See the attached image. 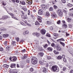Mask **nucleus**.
Returning a JSON list of instances; mask_svg holds the SVG:
<instances>
[{
	"label": "nucleus",
	"instance_id": "nucleus-35",
	"mask_svg": "<svg viewBox=\"0 0 73 73\" xmlns=\"http://www.w3.org/2000/svg\"><path fill=\"white\" fill-rule=\"evenodd\" d=\"M60 44H61L63 46H65V43H63L61 42H60Z\"/></svg>",
	"mask_w": 73,
	"mask_h": 73
},
{
	"label": "nucleus",
	"instance_id": "nucleus-11",
	"mask_svg": "<svg viewBox=\"0 0 73 73\" xmlns=\"http://www.w3.org/2000/svg\"><path fill=\"white\" fill-rule=\"evenodd\" d=\"M48 70H47V69H46L45 67L43 68V70H42L43 73H46V72H48Z\"/></svg>",
	"mask_w": 73,
	"mask_h": 73
},
{
	"label": "nucleus",
	"instance_id": "nucleus-29",
	"mask_svg": "<svg viewBox=\"0 0 73 73\" xmlns=\"http://www.w3.org/2000/svg\"><path fill=\"white\" fill-rule=\"evenodd\" d=\"M54 52L55 54H59V52L56 51V50H54Z\"/></svg>",
	"mask_w": 73,
	"mask_h": 73
},
{
	"label": "nucleus",
	"instance_id": "nucleus-4",
	"mask_svg": "<svg viewBox=\"0 0 73 73\" xmlns=\"http://www.w3.org/2000/svg\"><path fill=\"white\" fill-rule=\"evenodd\" d=\"M56 47L57 50L58 51H60L61 50V48L60 47V46L58 44L56 45Z\"/></svg>",
	"mask_w": 73,
	"mask_h": 73
},
{
	"label": "nucleus",
	"instance_id": "nucleus-22",
	"mask_svg": "<svg viewBox=\"0 0 73 73\" xmlns=\"http://www.w3.org/2000/svg\"><path fill=\"white\" fill-rule=\"evenodd\" d=\"M3 67L5 68H8L9 67V66L7 64H5L3 65Z\"/></svg>",
	"mask_w": 73,
	"mask_h": 73
},
{
	"label": "nucleus",
	"instance_id": "nucleus-32",
	"mask_svg": "<svg viewBox=\"0 0 73 73\" xmlns=\"http://www.w3.org/2000/svg\"><path fill=\"white\" fill-rule=\"evenodd\" d=\"M28 31H24L23 33V35H25V34H26L27 33H28Z\"/></svg>",
	"mask_w": 73,
	"mask_h": 73
},
{
	"label": "nucleus",
	"instance_id": "nucleus-14",
	"mask_svg": "<svg viewBox=\"0 0 73 73\" xmlns=\"http://www.w3.org/2000/svg\"><path fill=\"white\" fill-rule=\"evenodd\" d=\"M16 66V64L13 63L11 65L10 67L11 68H15Z\"/></svg>",
	"mask_w": 73,
	"mask_h": 73
},
{
	"label": "nucleus",
	"instance_id": "nucleus-2",
	"mask_svg": "<svg viewBox=\"0 0 73 73\" xmlns=\"http://www.w3.org/2000/svg\"><path fill=\"white\" fill-rule=\"evenodd\" d=\"M31 63L32 64L35 65L37 64V58L36 57H33L32 58Z\"/></svg>",
	"mask_w": 73,
	"mask_h": 73
},
{
	"label": "nucleus",
	"instance_id": "nucleus-37",
	"mask_svg": "<svg viewBox=\"0 0 73 73\" xmlns=\"http://www.w3.org/2000/svg\"><path fill=\"white\" fill-rule=\"evenodd\" d=\"M62 58H63L64 61V62H65V61H66V60H65V61H64V60H65V55H62Z\"/></svg>",
	"mask_w": 73,
	"mask_h": 73
},
{
	"label": "nucleus",
	"instance_id": "nucleus-13",
	"mask_svg": "<svg viewBox=\"0 0 73 73\" xmlns=\"http://www.w3.org/2000/svg\"><path fill=\"white\" fill-rule=\"evenodd\" d=\"M26 3H28L29 4H32V1H30V0H27Z\"/></svg>",
	"mask_w": 73,
	"mask_h": 73
},
{
	"label": "nucleus",
	"instance_id": "nucleus-61",
	"mask_svg": "<svg viewBox=\"0 0 73 73\" xmlns=\"http://www.w3.org/2000/svg\"><path fill=\"white\" fill-rule=\"evenodd\" d=\"M70 73H73V70H70Z\"/></svg>",
	"mask_w": 73,
	"mask_h": 73
},
{
	"label": "nucleus",
	"instance_id": "nucleus-3",
	"mask_svg": "<svg viewBox=\"0 0 73 73\" xmlns=\"http://www.w3.org/2000/svg\"><path fill=\"white\" fill-rule=\"evenodd\" d=\"M58 15L59 16H62L63 14V13L62 12V11L60 10H58L57 11Z\"/></svg>",
	"mask_w": 73,
	"mask_h": 73
},
{
	"label": "nucleus",
	"instance_id": "nucleus-19",
	"mask_svg": "<svg viewBox=\"0 0 73 73\" xmlns=\"http://www.w3.org/2000/svg\"><path fill=\"white\" fill-rule=\"evenodd\" d=\"M62 27L63 28L65 29L67 28V25H66L65 24H63L62 25Z\"/></svg>",
	"mask_w": 73,
	"mask_h": 73
},
{
	"label": "nucleus",
	"instance_id": "nucleus-17",
	"mask_svg": "<svg viewBox=\"0 0 73 73\" xmlns=\"http://www.w3.org/2000/svg\"><path fill=\"white\" fill-rule=\"evenodd\" d=\"M21 17L22 19H26L27 18V15H22L21 16Z\"/></svg>",
	"mask_w": 73,
	"mask_h": 73
},
{
	"label": "nucleus",
	"instance_id": "nucleus-60",
	"mask_svg": "<svg viewBox=\"0 0 73 73\" xmlns=\"http://www.w3.org/2000/svg\"><path fill=\"white\" fill-rule=\"evenodd\" d=\"M31 13V11H30V10H29L28 11V15H30V13Z\"/></svg>",
	"mask_w": 73,
	"mask_h": 73
},
{
	"label": "nucleus",
	"instance_id": "nucleus-27",
	"mask_svg": "<svg viewBox=\"0 0 73 73\" xmlns=\"http://www.w3.org/2000/svg\"><path fill=\"white\" fill-rule=\"evenodd\" d=\"M65 41V40L63 38H62L61 39H58V40H57V42H58V41Z\"/></svg>",
	"mask_w": 73,
	"mask_h": 73
},
{
	"label": "nucleus",
	"instance_id": "nucleus-44",
	"mask_svg": "<svg viewBox=\"0 0 73 73\" xmlns=\"http://www.w3.org/2000/svg\"><path fill=\"white\" fill-rule=\"evenodd\" d=\"M51 45L52 47H54V46H55V44H54V43H52L51 44Z\"/></svg>",
	"mask_w": 73,
	"mask_h": 73
},
{
	"label": "nucleus",
	"instance_id": "nucleus-57",
	"mask_svg": "<svg viewBox=\"0 0 73 73\" xmlns=\"http://www.w3.org/2000/svg\"><path fill=\"white\" fill-rule=\"evenodd\" d=\"M60 20L58 21L57 22V24H60Z\"/></svg>",
	"mask_w": 73,
	"mask_h": 73
},
{
	"label": "nucleus",
	"instance_id": "nucleus-54",
	"mask_svg": "<svg viewBox=\"0 0 73 73\" xmlns=\"http://www.w3.org/2000/svg\"><path fill=\"white\" fill-rule=\"evenodd\" d=\"M69 35H70V34H69L68 33L66 32V36H69Z\"/></svg>",
	"mask_w": 73,
	"mask_h": 73
},
{
	"label": "nucleus",
	"instance_id": "nucleus-42",
	"mask_svg": "<svg viewBox=\"0 0 73 73\" xmlns=\"http://www.w3.org/2000/svg\"><path fill=\"white\" fill-rule=\"evenodd\" d=\"M20 24H21L22 25H23V26H26V25H25V24H24V23L22 22H20Z\"/></svg>",
	"mask_w": 73,
	"mask_h": 73
},
{
	"label": "nucleus",
	"instance_id": "nucleus-25",
	"mask_svg": "<svg viewBox=\"0 0 73 73\" xmlns=\"http://www.w3.org/2000/svg\"><path fill=\"white\" fill-rule=\"evenodd\" d=\"M46 16H50V14L48 11H47L46 13Z\"/></svg>",
	"mask_w": 73,
	"mask_h": 73
},
{
	"label": "nucleus",
	"instance_id": "nucleus-30",
	"mask_svg": "<svg viewBox=\"0 0 73 73\" xmlns=\"http://www.w3.org/2000/svg\"><path fill=\"white\" fill-rule=\"evenodd\" d=\"M57 59L58 60H61L62 58V56H59L57 57Z\"/></svg>",
	"mask_w": 73,
	"mask_h": 73
},
{
	"label": "nucleus",
	"instance_id": "nucleus-55",
	"mask_svg": "<svg viewBox=\"0 0 73 73\" xmlns=\"http://www.w3.org/2000/svg\"><path fill=\"white\" fill-rule=\"evenodd\" d=\"M46 36H47L48 37H50V35L49 34H48V33H47L46 34Z\"/></svg>",
	"mask_w": 73,
	"mask_h": 73
},
{
	"label": "nucleus",
	"instance_id": "nucleus-26",
	"mask_svg": "<svg viewBox=\"0 0 73 73\" xmlns=\"http://www.w3.org/2000/svg\"><path fill=\"white\" fill-rule=\"evenodd\" d=\"M23 10L25 12H27V11H28V9L26 7H25V8H23Z\"/></svg>",
	"mask_w": 73,
	"mask_h": 73
},
{
	"label": "nucleus",
	"instance_id": "nucleus-10",
	"mask_svg": "<svg viewBox=\"0 0 73 73\" xmlns=\"http://www.w3.org/2000/svg\"><path fill=\"white\" fill-rule=\"evenodd\" d=\"M45 32H46V31L44 29H42L40 30V33L42 35H44V34H45Z\"/></svg>",
	"mask_w": 73,
	"mask_h": 73
},
{
	"label": "nucleus",
	"instance_id": "nucleus-6",
	"mask_svg": "<svg viewBox=\"0 0 73 73\" xmlns=\"http://www.w3.org/2000/svg\"><path fill=\"white\" fill-rule=\"evenodd\" d=\"M41 7L42 9L43 10H45V9L47 8L46 6V5H42Z\"/></svg>",
	"mask_w": 73,
	"mask_h": 73
},
{
	"label": "nucleus",
	"instance_id": "nucleus-40",
	"mask_svg": "<svg viewBox=\"0 0 73 73\" xmlns=\"http://www.w3.org/2000/svg\"><path fill=\"white\" fill-rule=\"evenodd\" d=\"M35 35L36 36H39L40 35V34L37 33H35Z\"/></svg>",
	"mask_w": 73,
	"mask_h": 73
},
{
	"label": "nucleus",
	"instance_id": "nucleus-51",
	"mask_svg": "<svg viewBox=\"0 0 73 73\" xmlns=\"http://www.w3.org/2000/svg\"><path fill=\"white\" fill-rule=\"evenodd\" d=\"M15 40H17V42H19V38H17V37H15Z\"/></svg>",
	"mask_w": 73,
	"mask_h": 73
},
{
	"label": "nucleus",
	"instance_id": "nucleus-8",
	"mask_svg": "<svg viewBox=\"0 0 73 73\" xmlns=\"http://www.w3.org/2000/svg\"><path fill=\"white\" fill-rule=\"evenodd\" d=\"M43 13V11L42 10H39L38 11V14L41 15Z\"/></svg>",
	"mask_w": 73,
	"mask_h": 73
},
{
	"label": "nucleus",
	"instance_id": "nucleus-58",
	"mask_svg": "<svg viewBox=\"0 0 73 73\" xmlns=\"http://www.w3.org/2000/svg\"><path fill=\"white\" fill-rule=\"evenodd\" d=\"M54 8H55V9H56V8H57V6L56 5H54Z\"/></svg>",
	"mask_w": 73,
	"mask_h": 73
},
{
	"label": "nucleus",
	"instance_id": "nucleus-18",
	"mask_svg": "<svg viewBox=\"0 0 73 73\" xmlns=\"http://www.w3.org/2000/svg\"><path fill=\"white\" fill-rule=\"evenodd\" d=\"M9 35L8 34H3V37L6 38L8 37Z\"/></svg>",
	"mask_w": 73,
	"mask_h": 73
},
{
	"label": "nucleus",
	"instance_id": "nucleus-7",
	"mask_svg": "<svg viewBox=\"0 0 73 73\" xmlns=\"http://www.w3.org/2000/svg\"><path fill=\"white\" fill-rule=\"evenodd\" d=\"M51 16L52 18H56L57 16V15L55 13H54Z\"/></svg>",
	"mask_w": 73,
	"mask_h": 73
},
{
	"label": "nucleus",
	"instance_id": "nucleus-56",
	"mask_svg": "<svg viewBox=\"0 0 73 73\" xmlns=\"http://www.w3.org/2000/svg\"><path fill=\"white\" fill-rule=\"evenodd\" d=\"M30 72H33V69L32 68H30Z\"/></svg>",
	"mask_w": 73,
	"mask_h": 73
},
{
	"label": "nucleus",
	"instance_id": "nucleus-38",
	"mask_svg": "<svg viewBox=\"0 0 73 73\" xmlns=\"http://www.w3.org/2000/svg\"><path fill=\"white\" fill-rule=\"evenodd\" d=\"M67 21L68 23H69V22H70V21H71V19L69 18H68L67 19Z\"/></svg>",
	"mask_w": 73,
	"mask_h": 73
},
{
	"label": "nucleus",
	"instance_id": "nucleus-43",
	"mask_svg": "<svg viewBox=\"0 0 73 73\" xmlns=\"http://www.w3.org/2000/svg\"><path fill=\"white\" fill-rule=\"evenodd\" d=\"M4 44L5 46H7V41H5L4 42Z\"/></svg>",
	"mask_w": 73,
	"mask_h": 73
},
{
	"label": "nucleus",
	"instance_id": "nucleus-50",
	"mask_svg": "<svg viewBox=\"0 0 73 73\" xmlns=\"http://www.w3.org/2000/svg\"><path fill=\"white\" fill-rule=\"evenodd\" d=\"M66 70V68L65 67H64L63 68V71H65V70Z\"/></svg>",
	"mask_w": 73,
	"mask_h": 73
},
{
	"label": "nucleus",
	"instance_id": "nucleus-49",
	"mask_svg": "<svg viewBox=\"0 0 73 73\" xmlns=\"http://www.w3.org/2000/svg\"><path fill=\"white\" fill-rule=\"evenodd\" d=\"M26 52V50L25 49H24L23 50H21V52L23 53H24V52Z\"/></svg>",
	"mask_w": 73,
	"mask_h": 73
},
{
	"label": "nucleus",
	"instance_id": "nucleus-52",
	"mask_svg": "<svg viewBox=\"0 0 73 73\" xmlns=\"http://www.w3.org/2000/svg\"><path fill=\"white\" fill-rule=\"evenodd\" d=\"M2 4L3 5H4V6H5L7 5V3L5 2H3V3Z\"/></svg>",
	"mask_w": 73,
	"mask_h": 73
},
{
	"label": "nucleus",
	"instance_id": "nucleus-21",
	"mask_svg": "<svg viewBox=\"0 0 73 73\" xmlns=\"http://www.w3.org/2000/svg\"><path fill=\"white\" fill-rule=\"evenodd\" d=\"M24 22L26 24H27L29 27H31V24L28 23H27V22L25 21H24Z\"/></svg>",
	"mask_w": 73,
	"mask_h": 73
},
{
	"label": "nucleus",
	"instance_id": "nucleus-23",
	"mask_svg": "<svg viewBox=\"0 0 73 73\" xmlns=\"http://www.w3.org/2000/svg\"><path fill=\"white\" fill-rule=\"evenodd\" d=\"M27 57V55L25 54L24 55V56H23V57L22 58V59L24 60V59H25V58H26Z\"/></svg>",
	"mask_w": 73,
	"mask_h": 73
},
{
	"label": "nucleus",
	"instance_id": "nucleus-34",
	"mask_svg": "<svg viewBox=\"0 0 73 73\" xmlns=\"http://www.w3.org/2000/svg\"><path fill=\"white\" fill-rule=\"evenodd\" d=\"M53 35L55 37H57L58 36V34L57 33H54Z\"/></svg>",
	"mask_w": 73,
	"mask_h": 73
},
{
	"label": "nucleus",
	"instance_id": "nucleus-1",
	"mask_svg": "<svg viewBox=\"0 0 73 73\" xmlns=\"http://www.w3.org/2000/svg\"><path fill=\"white\" fill-rule=\"evenodd\" d=\"M51 70L53 72H58L59 69L57 66H53L51 67Z\"/></svg>",
	"mask_w": 73,
	"mask_h": 73
},
{
	"label": "nucleus",
	"instance_id": "nucleus-36",
	"mask_svg": "<svg viewBox=\"0 0 73 73\" xmlns=\"http://www.w3.org/2000/svg\"><path fill=\"white\" fill-rule=\"evenodd\" d=\"M20 1V3H21V4H22V5H25V3L24 2V1Z\"/></svg>",
	"mask_w": 73,
	"mask_h": 73
},
{
	"label": "nucleus",
	"instance_id": "nucleus-9",
	"mask_svg": "<svg viewBox=\"0 0 73 73\" xmlns=\"http://www.w3.org/2000/svg\"><path fill=\"white\" fill-rule=\"evenodd\" d=\"M9 59L11 61H15L16 60V59H17V58H10Z\"/></svg>",
	"mask_w": 73,
	"mask_h": 73
},
{
	"label": "nucleus",
	"instance_id": "nucleus-12",
	"mask_svg": "<svg viewBox=\"0 0 73 73\" xmlns=\"http://www.w3.org/2000/svg\"><path fill=\"white\" fill-rule=\"evenodd\" d=\"M8 18H9V17L8 16L4 15L2 16V19L3 20H6Z\"/></svg>",
	"mask_w": 73,
	"mask_h": 73
},
{
	"label": "nucleus",
	"instance_id": "nucleus-46",
	"mask_svg": "<svg viewBox=\"0 0 73 73\" xmlns=\"http://www.w3.org/2000/svg\"><path fill=\"white\" fill-rule=\"evenodd\" d=\"M44 48H46L47 47H48V44H46L44 46Z\"/></svg>",
	"mask_w": 73,
	"mask_h": 73
},
{
	"label": "nucleus",
	"instance_id": "nucleus-28",
	"mask_svg": "<svg viewBox=\"0 0 73 73\" xmlns=\"http://www.w3.org/2000/svg\"><path fill=\"white\" fill-rule=\"evenodd\" d=\"M39 54L40 55V56L42 57V56H43L44 55V53L42 52H40L39 53Z\"/></svg>",
	"mask_w": 73,
	"mask_h": 73
},
{
	"label": "nucleus",
	"instance_id": "nucleus-5",
	"mask_svg": "<svg viewBox=\"0 0 73 73\" xmlns=\"http://www.w3.org/2000/svg\"><path fill=\"white\" fill-rule=\"evenodd\" d=\"M8 13L10 15H11V16L12 18L14 19L17 20H18V19H17L15 17H14V14H13V13Z\"/></svg>",
	"mask_w": 73,
	"mask_h": 73
},
{
	"label": "nucleus",
	"instance_id": "nucleus-41",
	"mask_svg": "<svg viewBox=\"0 0 73 73\" xmlns=\"http://www.w3.org/2000/svg\"><path fill=\"white\" fill-rule=\"evenodd\" d=\"M61 1H62V3L64 4H65L66 3V1L65 0H61Z\"/></svg>",
	"mask_w": 73,
	"mask_h": 73
},
{
	"label": "nucleus",
	"instance_id": "nucleus-24",
	"mask_svg": "<svg viewBox=\"0 0 73 73\" xmlns=\"http://www.w3.org/2000/svg\"><path fill=\"white\" fill-rule=\"evenodd\" d=\"M7 29L5 28H1L0 29V31H6Z\"/></svg>",
	"mask_w": 73,
	"mask_h": 73
},
{
	"label": "nucleus",
	"instance_id": "nucleus-48",
	"mask_svg": "<svg viewBox=\"0 0 73 73\" xmlns=\"http://www.w3.org/2000/svg\"><path fill=\"white\" fill-rule=\"evenodd\" d=\"M39 62L41 64V65H42V64H44V63L42 62V61L41 60L39 61Z\"/></svg>",
	"mask_w": 73,
	"mask_h": 73
},
{
	"label": "nucleus",
	"instance_id": "nucleus-31",
	"mask_svg": "<svg viewBox=\"0 0 73 73\" xmlns=\"http://www.w3.org/2000/svg\"><path fill=\"white\" fill-rule=\"evenodd\" d=\"M68 7H71L73 6V5L72 4H70V3H69L67 5Z\"/></svg>",
	"mask_w": 73,
	"mask_h": 73
},
{
	"label": "nucleus",
	"instance_id": "nucleus-16",
	"mask_svg": "<svg viewBox=\"0 0 73 73\" xmlns=\"http://www.w3.org/2000/svg\"><path fill=\"white\" fill-rule=\"evenodd\" d=\"M47 50L50 52H52L53 50V48L51 47H49L47 48Z\"/></svg>",
	"mask_w": 73,
	"mask_h": 73
},
{
	"label": "nucleus",
	"instance_id": "nucleus-15",
	"mask_svg": "<svg viewBox=\"0 0 73 73\" xmlns=\"http://www.w3.org/2000/svg\"><path fill=\"white\" fill-rule=\"evenodd\" d=\"M46 23L48 25H51L52 24V22L50 21H46Z\"/></svg>",
	"mask_w": 73,
	"mask_h": 73
},
{
	"label": "nucleus",
	"instance_id": "nucleus-62",
	"mask_svg": "<svg viewBox=\"0 0 73 73\" xmlns=\"http://www.w3.org/2000/svg\"><path fill=\"white\" fill-rule=\"evenodd\" d=\"M41 19H38L39 22H40V23H41Z\"/></svg>",
	"mask_w": 73,
	"mask_h": 73
},
{
	"label": "nucleus",
	"instance_id": "nucleus-45",
	"mask_svg": "<svg viewBox=\"0 0 73 73\" xmlns=\"http://www.w3.org/2000/svg\"><path fill=\"white\" fill-rule=\"evenodd\" d=\"M49 10L50 11H53V7H50V8H49Z\"/></svg>",
	"mask_w": 73,
	"mask_h": 73
},
{
	"label": "nucleus",
	"instance_id": "nucleus-64",
	"mask_svg": "<svg viewBox=\"0 0 73 73\" xmlns=\"http://www.w3.org/2000/svg\"><path fill=\"white\" fill-rule=\"evenodd\" d=\"M70 16H73V13H70Z\"/></svg>",
	"mask_w": 73,
	"mask_h": 73
},
{
	"label": "nucleus",
	"instance_id": "nucleus-39",
	"mask_svg": "<svg viewBox=\"0 0 73 73\" xmlns=\"http://www.w3.org/2000/svg\"><path fill=\"white\" fill-rule=\"evenodd\" d=\"M35 25H40V23L37 21H36L35 23Z\"/></svg>",
	"mask_w": 73,
	"mask_h": 73
},
{
	"label": "nucleus",
	"instance_id": "nucleus-47",
	"mask_svg": "<svg viewBox=\"0 0 73 73\" xmlns=\"http://www.w3.org/2000/svg\"><path fill=\"white\" fill-rule=\"evenodd\" d=\"M37 17L38 18V19H42V18H41V17L39 16H37Z\"/></svg>",
	"mask_w": 73,
	"mask_h": 73
},
{
	"label": "nucleus",
	"instance_id": "nucleus-59",
	"mask_svg": "<svg viewBox=\"0 0 73 73\" xmlns=\"http://www.w3.org/2000/svg\"><path fill=\"white\" fill-rule=\"evenodd\" d=\"M3 48L2 47L0 48V51H3Z\"/></svg>",
	"mask_w": 73,
	"mask_h": 73
},
{
	"label": "nucleus",
	"instance_id": "nucleus-33",
	"mask_svg": "<svg viewBox=\"0 0 73 73\" xmlns=\"http://www.w3.org/2000/svg\"><path fill=\"white\" fill-rule=\"evenodd\" d=\"M63 12H64V13L65 14V15H66V14H67V13H68V11L66 10H63Z\"/></svg>",
	"mask_w": 73,
	"mask_h": 73
},
{
	"label": "nucleus",
	"instance_id": "nucleus-20",
	"mask_svg": "<svg viewBox=\"0 0 73 73\" xmlns=\"http://www.w3.org/2000/svg\"><path fill=\"white\" fill-rule=\"evenodd\" d=\"M11 45L12 46H14L15 45H16V42L15 41H13L11 42Z\"/></svg>",
	"mask_w": 73,
	"mask_h": 73
},
{
	"label": "nucleus",
	"instance_id": "nucleus-63",
	"mask_svg": "<svg viewBox=\"0 0 73 73\" xmlns=\"http://www.w3.org/2000/svg\"><path fill=\"white\" fill-rule=\"evenodd\" d=\"M68 26H69V28H71L72 27V25H69Z\"/></svg>",
	"mask_w": 73,
	"mask_h": 73
},
{
	"label": "nucleus",
	"instance_id": "nucleus-53",
	"mask_svg": "<svg viewBox=\"0 0 73 73\" xmlns=\"http://www.w3.org/2000/svg\"><path fill=\"white\" fill-rule=\"evenodd\" d=\"M47 58L48 60H50V59H51V57L50 56H48L47 57Z\"/></svg>",
	"mask_w": 73,
	"mask_h": 73
}]
</instances>
